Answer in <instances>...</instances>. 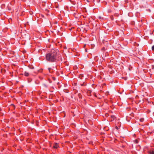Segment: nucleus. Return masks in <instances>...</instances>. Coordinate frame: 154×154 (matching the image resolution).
<instances>
[{"label":"nucleus","mask_w":154,"mask_h":154,"mask_svg":"<svg viewBox=\"0 0 154 154\" xmlns=\"http://www.w3.org/2000/svg\"><path fill=\"white\" fill-rule=\"evenodd\" d=\"M29 70L25 71L24 72L23 74V75L24 76L26 77L28 76L29 75Z\"/></svg>","instance_id":"nucleus-2"},{"label":"nucleus","mask_w":154,"mask_h":154,"mask_svg":"<svg viewBox=\"0 0 154 154\" xmlns=\"http://www.w3.org/2000/svg\"><path fill=\"white\" fill-rule=\"evenodd\" d=\"M84 17H86V16H85V17L84 16Z\"/></svg>","instance_id":"nucleus-15"},{"label":"nucleus","mask_w":154,"mask_h":154,"mask_svg":"<svg viewBox=\"0 0 154 154\" xmlns=\"http://www.w3.org/2000/svg\"><path fill=\"white\" fill-rule=\"evenodd\" d=\"M148 152L150 154H154V152L153 151L150 150Z\"/></svg>","instance_id":"nucleus-5"},{"label":"nucleus","mask_w":154,"mask_h":154,"mask_svg":"<svg viewBox=\"0 0 154 154\" xmlns=\"http://www.w3.org/2000/svg\"><path fill=\"white\" fill-rule=\"evenodd\" d=\"M140 120L141 122H143L144 121V119L142 118L140 119Z\"/></svg>","instance_id":"nucleus-8"},{"label":"nucleus","mask_w":154,"mask_h":154,"mask_svg":"<svg viewBox=\"0 0 154 154\" xmlns=\"http://www.w3.org/2000/svg\"><path fill=\"white\" fill-rule=\"evenodd\" d=\"M44 86L45 87V88H47V85H46L45 84H44Z\"/></svg>","instance_id":"nucleus-11"},{"label":"nucleus","mask_w":154,"mask_h":154,"mask_svg":"<svg viewBox=\"0 0 154 154\" xmlns=\"http://www.w3.org/2000/svg\"><path fill=\"white\" fill-rule=\"evenodd\" d=\"M136 142L137 143V140H135Z\"/></svg>","instance_id":"nucleus-14"},{"label":"nucleus","mask_w":154,"mask_h":154,"mask_svg":"<svg viewBox=\"0 0 154 154\" xmlns=\"http://www.w3.org/2000/svg\"><path fill=\"white\" fill-rule=\"evenodd\" d=\"M74 17L76 18H78L79 16V15L77 13H74Z\"/></svg>","instance_id":"nucleus-4"},{"label":"nucleus","mask_w":154,"mask_h":154,"mask_svg":"<svg viewBox=\"0 0 154 154\" xmlns=\"http://www.w3.org/2000/svg\"><path fill=\"white\" fill-rule=\"evenodd\" d=\"M58 147V144L57 143H55L53 146V147L55 149H57Z\"/></svg>","instance_id":"nucleus-3"},{"label":"nucleus","mask_w":154,"mask_h":154,"mask_svg":"<svg viewBox=\"0 0 154 154\" xmlns=\"http://www.w3.org/2000/svg\"><path fill=\"white\" fill-rule=\"evenodd\" d=\"M152 50L154 51V45H153L152 47Z\"/></svg>","instance_id":"nucleus-10"},{"label":"nucleus","mask_w":154,"mask_h":154,"mask_svg":"<svg viewBox=\"0 0 154 154\" xmlns=\"http://www.w3.org/2000/svg\"><path fill=\"white\" fill-rule=\"evenodd\" d=\"M115 128L117 130H118V128L117 126H116L115 127Z\"/></svg>","instance_id":"nucleus-12"},{"label":"nucleus","mask_w":154,"mask_h":154,"mask_svg":"<svg viewBox=\"0 0 154 154\" xmlns=\"http://www.w3.org/2000/svg\"><path fill=\"white\" fill-rule=\"evenodd\" d=\"M48 70L49 72L50 73L52 72H53V70L51 68H49Z\"/></svg>","instance_id":"nucleus-7"},{"label":"nucleus","mask_w":154,"mask_h":154,"mask_svg":"<svg viewBox=\"0 0 154 154\" xmlns=\"http://www.w3.org/2000/svg\"><path fill=\"white\" fill-rule=\"evenodd\" d=\"M46 60L50 62H54L61 60V57L59 51L56 49H52L47 53L45 56Z\"/></svg>","instance_id":"nucleus-1"},{"label":"nucleus","mask_w":154,"mask_h":154,"mask_svg":"<svg viewBox=\"0 0 154 154\" xmlns=\"http://www.w3.org/2000/svg\"><path fill=\"white\" fill-rule=\"evenodd\" d=\"M111 117L112 119L111 120L112 121L114 120L116 118V117L113 115L111 116Z\"/></svg>","instance_id":"nucleus-6"},{"label":"nucleus","mask_w":154,"mask_h":154,"mask_svg":"<svg viewBox=\"0 0 154 154\" xmlns=\"http://www.w3.org/2000/svg\"><path fill=\"white\" fill-rule=\"evenodd\" d=\"M52 79L54 81H55L56 80V78L54 77H52Z\"/></svg>","instance_id":"nucleus-9"},{"label":"nucleus","mask_w":154,"mask_h":154,"mask_svg":"<svg viewBox=\"0 0 154 154\" xmlns=\"http://www.w3.org/2000/svg\"><path fill=\"white\" fill-rule=\"evenodd\" d=\"M30 68L32 69H33L34 68V67H32V68Z\"/></svg>","instance_id":"nucleus-13"}]
</instances>
